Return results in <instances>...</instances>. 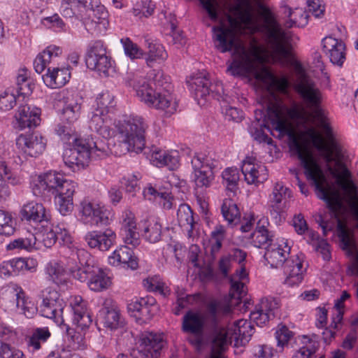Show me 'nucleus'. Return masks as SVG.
Masks as SVG:
<instances>
[{
    "mask_svg": "<svg viewBox=\"0 0 358 358\" xmlns=\"http://www.w3.org/2000/svg\"><path fill=\"white\" fill-rule=\"evenodd\" d=\"M241 2L240 21L229 16V27L221 24L212 28L215 47L221 52L232 51L233 60L228 64L227 72L234 76L253 75L268 91L285 92L289 87L288 80L285 77L278 78L264 66V48L257 39L251 36L248 48L237 34L245 29L252 35L260 33L271 52L279 60H284L290 55L291 32L283 29L263 0Z\"/></svg>",
    "mask_w": 358,
    "mask_h": 358,
    "instance_id": "obj_1",
    "label": "nucleus"
},
{
    "mask_svg": "<svg viewBox=\"0 0 358 358\" xmlns=\"http://www.w3.org/2000/svg\"><path fill=\"white\" fill-rule=\"evenodd\" d=\"M287 114L291 119L306 129L299 136L292 131L284 107L273 104L268 108V117L272 127L280 134H287L289 136V148L297 155L305 169L307 178L313 180L316 189L322 193V199L327 202L332 216L338 217L343 203L338 195L329 194L324 187L327 182L326 177L309 144L312 143L320 152L321 157L327 164L328 171L336 179L337 184L348 197L350 208L357 221L358 229V187L353 182L351 172L344 162L345 156L342 147L335 138L329 124L321 118V126L327 138L325 141L315 127H307L308 124L313 122L314 116L303 106L295 104L287 110Z\"/></svg>",
    "mask_w": 358,
    "mask_h": 358,
    "instance_id": "obj_2",
    "label": "nucleus"
},
{
    "mask_svg": "<svg viewBox=\"0 0 358 358\" xmlns=\"http://www.w3.org/2000/svg\"><path fill=\"white\" fill-rule=\"evenodd\" d=\"M149 79L141 78L134 85L136 95L148 106L164 111L171 115L176 110L177 103L170 93L169 77L161 71H154Z\"/></svg>",
    "mask_w": 358,
    "mask_h": 358,
    "instance_id": "obj_3",
    "label": "nucleus"
},
{
    "mask_svg": "<svg viewBox=\"0 0 358 358\" xmlns=\"http://www.w3.org/2000/svg\"><path fill=\"white\" fill-rule=\"evenodd\" d=\"M31 185L35 196L53 195L60 214L67 215L71 213L76 183L67 180L62 173L50 171L34 177Z\"/></svg>",
    "mask_w": 358,
    "mask_h": 358,
    "instance_id": "obj_4",
    "label": "nucleus"
},
{
    "mask_svg": "<svg viewBox=\"0 0 358 358\" xmlns=\"http://www.w3.org/2000/svg\"><path fill=\"white\" fill-rule=\"evenodd\" d=\"M217 305L215 302H210L207 306V310L205 313H200L194 310H188L182 317V329L184 332L190 333L194 335L195 338L190 342L196 345L201 346L204 343V333L206 330L213 331L211 336V352L213 354V339L217 335L223 336L227 341V345L223 350H220L222 358H225L223 352L228 348L230 343L227 332L224 329L217 330Z\"/></svg>",
    "mask_w": 358,
    "mask_h": 358,
    "instance_id": "obj_5",
    "label": "nucleus"
},
{
    "mask_svg": "<svg viewBox=\"0 0 358 358\" xmlns=\"http://www.w3.org/2000/svg\"><path fill=\"white\" fill-rule=\"evenodd\" d=\"M110 153L111 149L103 140L75 138L73 147L64 150L63 160L69 167L80 169L87 166L91 158L102 159Z\"/></svg>",
    "mask_w": 358,
    "mask_h": 358,
    "instance_id": "obj_6",
    "label": "nucleus"
},
{
    "mask_svg": "<svg viewBox=\"0 0 358 358\" xmlns=\"http://www.w3.org/2000/svg\"><path fill=\"white\" fill-rule=\"evenodd\" d=\"M284 248L278 243H271L266 248L264 257L271 267L283 268L286 276L285 283L289 286L299 285L303 279L306 268H303V261L298 256L288 257L290 247L287 243Z\"/></svg>",
    "mask_w": 358,
    "mask_h": 358,
    "instance_id": "obj_7",
    "label": "nucleus"
},
{
    "mask_svg": "<svg viewBox=\"0 0 358 358\" xmlns=\"http://www.w3.org/2000/svg\"><path fill=\"white\" fill-rule=\"evenodd\" d=\"M148 125L141 116H130L118 127L119 145L121 154L127 152L138 153L145 148V134Z\"/></svg>",
    "mask_w": 358,
    "mask_h": 358,
    "instance_id": "obj_8",
    "label": "nucleus"
},
{
    "mask_svg": "<svg viewBox=\"0 0 358 358\" xmlns=\"http://www.w3.org/2000/svg\"><path fill=\"white\" fill-rule=\"evenodd\" d=\"M295 90L306 108L312 110L318 116L321 115L320 105L322 94L315 83L306 75L302 69L298 71Z\"/></svg>",
    "mask_w": 358,
    "mask_h": 358,
    "instance_id": "obj_9",
    "label": "nucleus"
},
{
    "mask_svg": "<svg viewBox=\"0 0 358 358\" xmlns=\"http://www.w3.org/2000/svg\"><path fill=\"white\" fill-rule=\"evenodd\" d=\"M166 341L161 334L145 331L140 337V346L129 354L120 353L117 358H159Z\"/></svg>",
    "mask_w": 358,
    "mask_h": 358,
    "instance_id": "obj_10",
    "label": "nucleus"
},
{
    "mask_svg": "<svg viewBox=\"0 0 358 358\" xmlns=\"http://www.w3.org/2000/svg\"><path fill=\"white\" fill-rule=\"evenodd\" d=\"M80 220L87 224L99 226L108 225L113 218V213L101 203L85 199L78 206Z\"/></svg>",
    "mask_w": 358,
    "mask_h": 358,
    "instance_id": "obj_11",
    "label": "nucleus"
},
{
    "mask_svg": "<svg viewBox=\"0 0 358 358\" xmlns=\"http://www.w3.org/2000/svg\"><path fill=\"white\" fill-rule=\"evenodd\" d=\"M193 181L197 188L208 187L214 180L218 162L209 155L196 153L191 160Z\"/></svg>",
    "mask_w": 358,
    "mask_h": 358,
    "instance_id": "obj_12",
    "label": "nucleus"
},
{
    "mask_svg": "<svg viewBox=\"0 0 358 358\" xmlns=\"http://www.w3.org/2000/svg\"><path fill=\"white\" fill-rule=\"evenodd\" d=\"M85 62L88 69L96 71L105 77L114 72L111 59L107 55L106 49L101 41H96L90 46Z\"/></svg>",
    "mask_w": 358,
    "mask_h": 358,
    "instance_id": "obj_13",
    "label": "nucleus"
},
{
    "mask_svg": "<svg viewBox=\"0 0 358 358\" xmlns=\"http://www.w3.org/2000/svg\"><path fill=\"white\" fill-rule=\"evenodd\" d=\"M127 310L139 324H143L148 322L157 313L158 306L154 297L146 296L131 301L127 305Z\"/></svg>",
    "mask_w": 358,
    "mask_h": 358,
    "instance_id": "obj_14",
    "label": "nucleus"
},
{
    "mask_svg": "<svg viewBox=\"0 0 358 358\" xmlns=\"http://www.w3.org/2000/svg\"><path fill=\"white\" fill-rule=\"evenodd\" d=\"M87 30L95 29L102 24L103 27L108 24V12L104 6L98 4L97 0H88V6L84 8V13H79Z\"/></svg>",
    "mask_w": 358,
    "mask_h": 358,
    "instance_id": "obj_15",
    "label": "nucleus"
},
{
    "mask_svg": "<svg viewBox=\"0 0 358 358\" xmlns=\"http://www.w3.org/2000/svg\"><path fill=\"white\" fill-rule=\"evenodd\" d=\"M20 218L31 224H49L51 215L42 203L31 201L24 204L20 211Z\"/></svg>",
    "mask_w": 358,
    "mask_h": 358,
    "instance_id": "obj_16",
    "label": "nucleus"
},
{
    "mask_svg": "<svg viewBox=\"0 0 358 358\" xmlns=\"http://www.w3.org/2000/svg\"><path fill=\"white\" fill-rule=\"evenodd\" d=\"M46 141L39 134H21L16 139V146L24 154L36 157L45 149Z\"/></svg>",
    "mask_w": 358,
    "mask_h": 358,
    "instance_id": "obj_17",
    "label": "nucleus"
},
{
    "mask_svg": "<svg viewBox=\"0 0 358 358\" xmlns=\"http://www.w3.org/2000/svg\"><path fill=\"white\" fill-rule=\"evenodd\" d=\"M191 87L194 91L196 98H206L210 96L211 92L212 96L218 99L224 93L222 84L217 82L212 85L208 76L204 73H200L192 78Z\"/></svg>",
    "mask_w": 358,
    "mask_h": 358,
    "instance_id": "obj_18",
    "label": "nucleus"
},
{
    "mask_svg": "<svg viewBox=\"0 0 358 358\" xmlns=\"http://www.w3.org/2000/svg\"><path fill=\"white\" fill-rule=\"evenodd\" d=\"M338 236L342 243L343 250H345L347 255L352 257L351 265L348 270V274L358 275V251L353 238V236L343 226L341 222L338 224Z\"/></svg>",
    "mask_w": 358,
    "mask_h": 358,
    "instance_id": "obj_19",
    "label": "nucleus"
},
{
    "mask_svg": "<svg viewBox=\"0 0 358 358\" xmlns=\"http://www.w3.org/2000/svg\"><path fill=\"white\" fill-rule=\"evenodd\" d=\"M278 300L273 298H266L261 301L256 306L255 310L250 315V320L256 323L257 326L265 324L270 319L274 317L278 311Z\"/></svg>",
    "mask_w": 358,
    "mask_h": 358,
    "instance_id": "obj_20",
    "label": "nucleus"
},
{
    "mask_svg": "<svg viewBox=\"0 0 358 358\" xmlns=\"http://www.w3.org/2000/svg\"><path fill=\"white\" fill-rule=\"evenodd\" d=\"M322 47L332 64L339 66L343 65L345 60V45L342 40L326 36L322 40Z\"/></svg>",
    "mask_w": 358,
    "mask_h": 358,
    "instance_id": "obj_21",
    "label": "nucleus"
},
{
    "mask_svg": "<svg viewBox=\"0 0 358 358\" xmlns=\"http://www.w3.org/2000/svg\"><path fill=\"white\" fill-rule=\"evenodd\" d=\"M99 315L103 325L112 330L121 327L124 324V319L120 315L118 307L110 299H105Z\"/></svg>",
    "mask_w": 358,
    "mask_h": 358,
    "instance_id": "obj_22",
    "label": "nucleus"
},
{
    "mask_svg": "<svg viewBox=\"0 0 358 358\" xmlns=\"http://www.w3.org/2000/svg\"><path fill=\"white\" fill-rule=\"evenodd\" d=\"M291 196V191L282 183L275 184L270 198V210L275 220H280V214L284 210L285 202Z\"/></svg>",
    "mask_w": 358,
    "mask_h": 358,
    "instance_id": "obj_23",
    "label": "nucleus"
},
{
    "mask_svg": "<svg viewBox=\"0 0 358 358\" xmlns=\"http://www.w3.org/2000/svg\"><path fill=\"white\" fill-rule=\"evenodd\" d=\"M241 171L249 185L262 183L268 178L266 167L254 164L253 159L250 157H247L243 161Z\"/></svg>",
    "mask_w": 358,
    "mask_h": 358,
    "instance_id": "obj_24",
    "label": "nucleus"
},
{
    "mask_svg": "<svg viewBox=\"0 0 358 358\" xmlns=\"http://www.w3.org/2000/svg\"><path fill=\"white\" fill-rule=\"evenodd\" d=\"M115 238V232L110 229H107L103 232L90 231L85 236L86 243L91 248H96L101 251L108 250L113 245Z\"/></svg>",
    "mask_w": 358,
    "mask_h": 358,
    "instance_id": "obj_25",
    "label": "nucleus"
},
{
    "mask_svg": "<svg viewBox=\"0 0 358 358\" xmlns=\"http://www.w3.org/2000/svg\"><path fill=\"white\" fill-rule=\"evenodd\" d=\"M136 222L134 214L131 211H124L122 216L121 236L124 243L136 247L140 244L139 234L136 231Z\"/></svg>",
    "mask_w": 358,
    "mask_h": 358,
    "instance_id": "obj_26",
    "label": "nucleus"
},
{
    "mask_svg": "<svg viewBox=\"0 0 358 358\" xmlns=\"http://www.w3.org/2000/svg\"><path fill=\"white\" fill-rule=\"evenodd\" d=\"M70 306L73 313V323L81 330L88 327L92 320L87 310L86 302L80 296L71 298Z\"/></svg>",
    "mask_w": 358,
    "mask_h": 358,
    "instance_id": "obj_27",
    "label": "nucleus"
},
{
    "mask_svg": "<svg viewBox=\"0 0 358 358\" xmlns=\"http://www.w3.org/2000/svg\"><path fill=\"white\" fill-rule=\"evenodd\" d=\"M110 120L108 118L106 110L94 109L91 114L89 121V128L103 138V141L108 145L107 138L110 136ZM101 140V138H99Z\"/></svg>",
    "mask_w": 358,
    "mask_h": 358,
    "instance_id": "obj_28",
    "label": "nucleus"
},
{
    "mask_svg": "<svg viewBox=\"0 0 358 358\" xmlns=\"http://www.w3.org/2000/svg\"><path fill=\"white\" fill-rule=\"evenodd\" d=\"M41 109L28 104L19 106L15 118L21 129L36 127L41 122Z\"/></svg>",
    "mask_w": 358,
    "mask_h": 358,
    "instance_id": "obj_29",
    "label": "nucleus"
},
{
    "mask_svg": "<svg viewBox=\"0 0 358 358\" xmlns=\"http://www.w3.org/2000/svg\"><path fill=\"white\" fill-rule=\"evenodd\" d=\"M90 279L87 281L89 288L94 292L107 289L111 285V278L108 271L93 265L91 271H88Z\"/></svg>",
    "mask_w": 358,
    "mask_h": 358,
    "instance_id": "obj_30",
    "label": "nucleus"
},
{
    "mask_svg": "<svg viewBox=\"0 0 358 358\" xmlns=\"http://www.w3.org/2000/svg\"><path fill=\"white\" fill-rule=\"evenodd\" d=\"M82 99L77 94L64 98L61 119L71 124L76 122L80 114Z\"/></svg>",
    "mask_w": 358,
    "mask_h": 358,
    "instance_id": "obj_31",
    "label": "nucleus"
},
{
    "mask_svg": "<svg viewBox=\"0 0 358 358\" xmlns=\"http://www.w3.org/2000/svg\"><path fill=\"white\" fill-rule=\"evenodd\" d=\"M108 261L111 265L123 264L132 270L138 267L137 258L134 255L133 250L127 245H122L115 250L109 257Z\"/></svg>",
    "mask_w": 358,
    "mask_h": 358,
    "instance_id": "obj_32",
    "label": "nucleus"
},
{
    "mask_svg": "<svg viewBox=\"0 0 358 358\" xmlns=\"http://www.w3.org/2000/svg\"><path fill=\"white\" fill-rule=\"evenodd\" d=\"M20 178L13 174L5 161H0V200H6L10 195L9 184L17 185Z\"/></svg>",
    "mask_w": 358,
    "mask_h": 358,
    "instance_id": "obj_33",
    "label": "nucleus"
},
{
    "mask_svg": "<svg viewBox=\"0 0 358 358\" xmlns=\"http://www.w3.org/2000/svg\"><path fill=\"white\" fill-rule=\"evenodd\" d=\"M227 332V331H225ZM228 337L230 343H231V337H234L236 341H240L241 344L245 345L248 343L254 334V327L250 321L246 320H239L235 322L234 327L231 329L227 331Z\"/></svg>",
    "mask_w": 358,
    "mask_h": 358,
    "instance_id": "obj_34",
    "label": "nucleus"
},
{
    "mask_svg": "<svg viewBox=\"0 0 358 358\" xmlns=\"http://www.w3.org/2000/svg\"><path fill=\"white\" fill-rule=\"evenodd\" d=\"M143 238L150 243L159 241L162 236V225L153 217L143 220L139 225Z\"/></svg>",
    "mask_w": 358,
    "mask_h": 358,
    "instance_id": "obj_35",
    "label": "nucleus"
},
{
    "mask_svg": "<svg viewBox=\"0 0 358 358\" xmlns=\"http://www.w3.org/2000/svg\"><path fill=\"white\" fill-rule=\"evenodd\" d=\"M70 73L66 69L53 68L51 71L48 69L46 74L43 76L44 83L52 88H59L64 86L69 80Z\"/></svg>",
    "mask_w": 358,
    "mask_h": 358,
    "instance_id": "obj_36",
    "label": "nucleus"
},
{
    "mask_svg": "<svg viewBox=\"0 0 358 358\" xmlns=\"http://www.w3.org/2000/svg\"><path fill=\"white\" fill-rule=\"evenodd\" d=\"M62 49L56 45H50L40 53L34 61V68L36 73H41L51 62L62 54Z\"/></svg>",
    "mask_w": 358,
    "mask_h": 358,
    "instance_id": "obj_37",
    "label": "nucleus"
},
{
    "mask_svg": "<svg viewBox=\"0 0 358 358\" xmlns=\"http://www.w3.org/2000/svg\"><path fill=\"white\" fill-rule=\"evenodd\" d=\"M62 49L56 45H50L40 53L34 61V68L36 73H41L51 62L62 54Z\"/></svg>",
    "mask_w": 358,
    "mask_h": 358,
    "instance_id": "obj_38",
    "label": "nucleus"
},
{
    "mask_svg": "<svg viewBox=\"0 0 358 358\" xmlns=\"http://www.w3.org/2000/svg\"><path fill=\"white\" fill-rule=\"evenodd\" d=\"M64 307V301L59 300L57 303L41 302L39 311L42 316L53 320L57 324L63 322L62 312Z\"/></svg>",
    "mask_w": 358,
    "mask_h": 358,
    "instance_id": "obj_39",
    "label": "nucleus"
},
{
    "mask_svg": "<svg viewBox=\"0 0 358 358\" xmlns=\"http://www.w3.org/2000/svg\"><path fill=\"white\" fill-rule=\"evenodd\" d=\"M59 226L54 227L51 224H43L41 226L39 231L35 236L36 243L37 241L42 243L45 248H51L55 245L56 241L58 239Z\"/></svg>",
    "mask_w": 358,
    "mask_h": 358,
    "instance_id": "obj_40",
    "label": "nucleus"
},
{
    "mask_svg": "<svg viewBox=\"0 0 358 358\" xmlns=\"http://www.w3.org/2000/svg\"><path fill=\"white\" fill-rule=\"evenodd\" d=\"M88 6V0H62L61 4L62 14L64 17L76 16L80 19L79 13H84V8Z\"/></svg>",
    "mask_w": 358,
    "mask_h": 358,
    "instance_id": "obj_41",
    "label": "nucleus"
},
{
    "mask_svg": "<svg viewBox=\"0 0 358 358\" xmlns=\"http://www.w3.org/2000/svg\"><path fill=\"white\" fill-rule=\"evenodd\" d=\"M287 10V20L284 22L283 27L285 29H290L293 27H304L308 24L309 15L301 8L292 10L289 7H285Z\"/></svg>",
    "mask_w": 358,
    "mask_h": 358,
    "instance_id": "obj_42",
    "label": "nucleus"
},
{
    "mask_svg": "<svg viewBox=\"0 0 358 358\" xmlns=\"http://www.w3.org/2000/svg\"><path fill=\"white\" fill-rule=\"evenodd\" d=\"M177 219L180 226L187 228L189 237L192 236L196 222L194 220L193 212L187 204L180 205L177 211Z\"/></svg>",
    "mask_w": 358,
    "mask_h": 358,
    "instance_id": "obj_43",
    "label": "nucleus"
},
{
    "mask_svg": "<svg viewBox=\"0 0 358 358\" xmlns=\"http://www.w3.org/2000/svg\"><path fill=\"white\" fill-rule=\"evenodd\" d=\"M222 214L225 220L229 224H237L241 217V213L237 204L231 198L225 199L223 201L222 208Z\"/></svg>",
    "mask_w": 358,
    "mask_h": 358,
    "instance_id": "obj_44",
    "label": "nucleus"
},
{
    "mask_svg": "<svg viewBox=\"0 0 358 358\" xmlns=\"http://www.w3.org/2000/svg\"><path fill=\"white\" fill-rule=\"evenodd\" d=\"M45 274L48 280L56 285H62L66 282V269L57 262H50L45 267Z\"/></svg>",
    "mask_w": 358,
    "mask_h": 358,
    "instance_id": "obj_45",
    "label": "nucleus"
},
{
    "mask_svg": "<svg viewBox=\"0 0 358 358\" xmlns=\"http://www.w3.org/2000/svg\"><path fill=\"white\" fill-rule=\"evenodd\" d=\"M9 262L15 275H17L25 271L34 272L38 266L37 261L33 258H14L9 260Z\"/></svg>",
    "mask_w": 358,
    "mask_h": 358,
    "instance_id": "obj_46",
    "label": "nucleus"
},
{
    "mask_svg": "<svg viewBox=\"0 0 358 358\" xmlns=\"http://www.w3.org/2000/svg\"><path fill=\"white\" fill-rule=\"evenodd\" d=\"M266 128L270 130V127L263 122H260L259 120L252 122L249 127V132L252 137L259 143H264L267 145H272L273 141L268 135L264 134V129Z\"/></svg>",
    "mask_w": 358,
    "mask_h": 358,
    "instance_id": "obj_47",
    "label": "nucleus"
},
{
    "mask_svg": "<svg viewBox=\"0 0 358 358\" xmlns=\"http://www.w3.org/2000/svg\"><path fill=\"white\" fill-rule=\"evenodd\" d=\"M222 177L227 190L232 194V196H234L238 189V170L233 167L227 168L222 172Z\"/></svg>",
    "mask_w": 358,
    "mask_h": 358,
    "instance_id": "obj_48",
    "label": "nucleus"
},
{
    "mask_svg": "<svg viewBox=\"0 0 358 358\" xmlns=\"http://www.w3.org/2000/svg\"><path fill=\"white\" fill-rule=\"evenodd\" d=\"M51 333L48 327L36 328L33 330L31 335L28 338V345L34 350H39L41 343H45L50 337Z\"/></svg>",
    "mask_w": 358,
    "mask_h": 358,
    "instance_id": "obj_49",
    "label": "nucleus"
},
{
    "mask_svg": "<svg viewBox=\"0 0 358 358\" xmlns=\"http://www.w3.org/2000/svg\"><path fill=\"white\" fill-rule=\"evenodd\" d=\"M15 221L8 212L0 210V235L10 236L15 231Z\"/></svg>",
    "mask_w": 358,
    "mask_h": 358,
    "instance_id": "obj_50",
    "label": "nucleus"
},
{
    "mask_svg": "<svg viewBox=\"0 0 358 358\" xmlns=\"http://www.w3.org/2000/svg\"><path fill=\"white\" fill-rule=\"evenodd\" d=\"M13 299L15 302L16 307L20 314H23L27 317H32L36 312V308L24 296H20L19 293L13 292Z\"/></svg>",
    "mask_w": 358,
    "mask_h": 358,
    "instance_id": "obj_51",
    "label": "nucleus"
},
{
    "mask_svg": "<svg viewBox=\"0 0 358 358\" xmlns=\"http://www.w3.org/2000/svg\"><path fill=\"white\" fill-rule=\"evenodd\" d=\"M229 281L231 283V289L229 292V296L231 298V305H236L239 303L241 298L246 294L245 289V283L242 281H239L234 278H230Z\"/></svg>",
    "mask_w": 358,
    "mask_h": 358,
    "instance_id": "obj_52",
    "label": "nucleus"
},
{
    "mask_svg": "<svg viewBox=\"0 0 358 358\" xmlns=\"http://www.w3.org/2000/svg\"><path fill=\"white\" fill-rule=\"evenodd\" d=\"M148 48L149 49L148 57L146 59L148 65L150 66L154 61H164L167 59L168 54L162 45L148 42Z\"/></svg>",
    "mask_w": 358,
    "mask_h": 358,
    "instance_id": "obj_53",
    "label": "nucleus"
},
{
    "mask_svg": "<svg viewBox=\"0 0 358 358\" xmlns=\"http://www.w3.org/2000/svg\"><path fill=\"white\" fill-rule=\"evenodd\" d=\"M32 248H38V246L36 245V238L34 234L29 235V237L15 239L10 241L6 246L8 250L15 249L30 250Z\"/></svg>",
    "mask_w": 358,
    "mask_h": 358,
    "instance_id": "obj_54",
    "label": "nucleus"
},
{
    "mask_svg": "<svg viewBox=\"0 0 358 358\" xmlns=\"http://www.w3.org/2000/svg\"><path fill=\"white\" fill-rule=\"evenodd\" d=\"M17 91L19 95L24 96L30 94L33 90V85L28 79L27 72L22 70L17 77Z\"/></svg>",
    "mask_w": 358,
    "mask_h": 358,
    "instance_id": "obj_55",
    "label": "nucleus"
},
{
    "mask_svg": "<svg viewBox=\"0 0 358 358\" xmlns=\"http://www.w3.org/2000/svg\"><path fill=\"white\" fill-rule=\"evenodd\" d=\"M143 194L146 197L149 195L154 196L155 198L159 197L163 201V206L166 209L172 208V199L170 193L168 192H159L153 187H148L143 191Z\"/></svg>",
    "mask_w": 358,
    "mask_h": 358,
    "instance_id": "obj_56",
    "label": "nucleus"
},
{
    "mask_svg": "<svg viewBox=\"0 0 358 358\" xmlns=\"http://www.w3.org/2000/svg\"><path fill=\"white\" fill-rule=\"evenodd\" d=\"M121 43L123 45L125 55L131 59H138L143 56V50L129 38H122Z\"/></svg>",
    "mask_w": 358,
    "mask_h": 358,
    "instance_id": "obj_57",
    "label": "nucleus"
},
{
    "mask_svg": "<svg viewBox=\"0 0 358 358\" xmlns=\"http://www.w3.org/2000/svg\"><path fill=\"white\" fill-rule=\"evenodd\" d=\"M209 18L214 22L219 20L220 5L217 0H199Z\"/></svg>",
    "mask_w": 358,
    "mask_h": 358,
    "instance_id": "obj_58",
    "label": "nucleus"
},
{
    "mask_svg": "<svg viewBox=\"0 0 358 358\" xmlns=\"http://www.w3.org/2000/svg\"><path fill=\"white\" fill-rule=\"evenodd\" d=\"M93 265L90 264V263L87 261L83 268L78 267L77 266H69L67 269L71 273L72 275L74 278L77 279L80 282L88 281L90 279V274L88 273V271H91Z\"/></svg>",
    "mask_w": 358,
    "mask_h": 358,
    "instance_id": "obj_59",
    "label": "nucleus"
},
{
    "mask_svg": "<svg viewBox=\"0 0 358 358\" xmlns=\"http://www.w3.org/2000/svg\"><path fill=\"white\" fill-rule=\"evenodd\" d=\"M272 235L264 226L259 227L253 234L254 244L257 248H261L271 241Z\"/></svg>",
    "mask_w": 358,
    "mask_h": 358,
    "instance_id": "obj_60",
    "label": "nucleus"
},
{
    "mask_svg": "<svg viewBox=\"0 0 358 358\" xmlns=\"http://www.w3.org/2000/svg\"><path fill=\"white\" fill-rule=\"evenodd\" d=\"M114 96L108 91L100 93L96 97V108L100 110H106L108 113V108L113 106Z\"/></svg>",
    "mask_w": 358,
    "mask_h": 358,
    "instance_id": "obj_61",
    "label": "nucleus"
},
{
    "mask_svg": "<svg viewBox=\"0 0 358 358\" xmlns=\"http://www.w3.org/2000/svg\"><path fill=\"white\" fill-rule=\"evenodd\" d=\"M17 340L15 331L3 323H0V342L2 343H15Z\"/></svg>",
    "mask_w": 358,
    "mask_h": 358,
    "instance_id": "obj_62",
    "label": "nucleus"
},
{
    "mask_svg": "<svg viewBox=\"0 0 358 358\" xmlns=\"http://www.w3.org/2000/svg\"><path fill=\"white\" fill-rule=\"evenodd\" d=\"M23 353L10 343L0 345V358H22Z\"/></svg>",
    "mask_w": 358,
    "mask_h": 358,
    "instance_id": "obj_63",
    "label": "nucleus"
},
{
    "mask_svg": "<svg viewBox=\"0 0 358 358\" xmlns=\"http://www.w3.org/2000/svg\"><path fill=\"white\" fill-rule=\"evenodd\" d=\"M16 97L12 93L5 91L0 92V110L8 111L12 109L16 104Z\"/></svg>",
    "mask_w": 358,
    "mask_h": 358,
    "instance_id": "obj_64",
    "label": "nucleus"
}]
</instances>
